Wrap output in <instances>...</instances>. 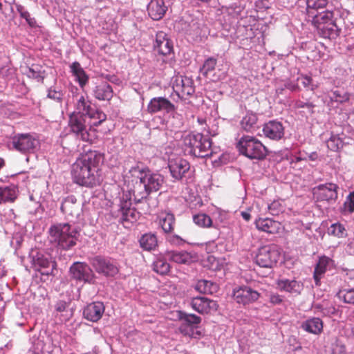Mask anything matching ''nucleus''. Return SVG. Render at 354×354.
<instances>
[{
    "mask_svg": "<svg viewBox=\"0 0 354 354\" xmlns=\"http://www.w3.org/2000/svg\"><path fill=\"white\" fill-rule=\"evenodd\" d=\"M350 95L347 93H342L341 91L336 90L333 91V95L330 97L332 101H335L339 103H344L348 101Z\"/></svg>",
    "mask_w": 354,
    "mask_h": 354,
    "instance_id": "49",
    "label": "nucleus"
},
{
    "mask_svg": "<svg viewBox=\"0 0 354 354\" xmlns=\"http://www.w3.org/2000/svg\"><path fill=\"white\" fill-rule=\"evenodd\" d=\"M343 138L339 134H332L330 138L327 140L328 148L333 151H337L344 146Z\"/></svg>",
    "mask_w": 354,
    "mask_h": 354,
    "instance_id": "42",
    "label": "nucleus"
},
{
    "mask_svg": "<svg viewBox=\"0 0 354 354\" xmlns=\"http://www.w3.org/2000/svg\"><path fill=\"white\" fill-rule=\"evenodd\" d=\"M303 160L304 159L301 157L292 156L290 159V164L292 168L298 167L299 169H301V167H299L297 164Z\"/></svg>",
    "mask_w": 354,
    "mask_h": 354,
    "instance_id": "56",
    "label": "nucleus"
},
{
    "mask_svg": "<svg viewBox=\"0 0 354 354\" xmlns=\"http://www.w3.org/2000/svg\"><path fill=\"white\" fill-rule=\"evenodd\" d=\"M168 167L171 176L177 180H181L190 169L189 162L182 158L170 159Z\"/></svg>",
    "mask_w": 354,
    "mask_h": 354,
    "instance_id": "17",
    "label": "nucleus"
},
{
    "mask_svg": "<svg viewBox=\"0 0 354 354\" xmlns=\"http://www.w3.org/2000/svg\"><path fill=\"white\" fill-rule=\"evenodd\" d=\"M217 61L214 57H209L207 59L203 66V70L204 71V74L207 75L209 72L214 71L216 66Z\"/></svg>",
    "mask_w": 354,
    "mask_h": 354,
    "instance_id": "51",
    "label": "nucleus"
},
{
    "mask_svg": "<svg viewBox=\"0 0 354 354\" xmlns=\"http://www.w3.org/2000/svg\"><path fill=\"white\" fill-rule=\"evenodd\" d=\"M142 179L146 185L149 193L158 191L164 183V177L159 174H145L143 176L142 171Z\"/></svg>",
    "mask_w": 354,
    "mask_h": 354,
    "instance_id": "26",
    "label": "nucleus"
},
{
    "mask_svg": "<svg viewBox=\"0 0 354 354\" xmlns=\"http://www.w3.org/2000/svg\"><path fill=\"white\" fill-rule=\"evenodd\" d=\"M286 87L288 89H289L290 91H297V90L299 89V86L297 84H292V83L287 84L286 85Z\"/></svg>",
    "mask_w": 354,
    "mask_h": 354,
    "instance_id": "59",
    "label": "nucleus"
},
{
    "mask_svg": "<svg viewBox=\"0 0 354 354\" xmlns=\"http://www.w3.org/2000/svg\"><path fill=\"white\" fill-rule=\"evenodd\" d=\"M336 312H337V310H336L335 308L333 306L323 308L322 309V313L324 315H327V316H330L332 315H335L336 313Z\"/></svg>",
    "mask_w": 354,
    "mask_h": 354,
    "instance_id": "57",
    "label": "nucleus"
},
{
    "mask_svg": "<svg viewBox=\"0 0 354 354\" xmlns=\"http://www.w3.org/2000/svg\"><path fill=\"white\" fill-rule=\"evenodd\" d=\"M69 303L65 301L59 300L55 305V310L59 315V320L61 322H66L71 318L72 314L68 310Z\"/></svg>",
    "mask_w": 354,
    "mask_h": 354,
    "instance_id": "36",
    "label": "nucleus"
},
{
    "mask_svg": "<svg viewBox=\"0 0 354 354\" xmlns=\"http://www.w3.org/2000/svg\"><path fill=\"white\" fill-rule=\"evenodd\" d=\"M260 294L249 286H240L233 291L234 299L239 304L246 305L256 301Z\"/></svg>",
    "mask_w": 354,
    "mask_h": 354,
    "instance_id": "14",
    "label": "nucleus"
},
{
    "mask_svg": "<svg viewBox=\"0 0 354 354\" xmlns=\"http://www.w3.org/2000/svg\"><path fill=\"white\" fill-rule=\"evenodd\" d=\"M154 49L162 55H167L171 53L173 46L165 32L160 31L156 34Z\"/></svg>",
    "mask_w": 354,
    "mask_h": 354,
    "instance_id": "25",
    "label": "nucleus"
},
{
    "mask_svg": "<svg viewBox=\"0 0 354 354\" xmlns=\"http://www.w3.org/2000/svg\"><path fill=\"white\" fill-rule=\"evenodd\" d=\"M102 155L97 151H88L77 158L72 165L71 176L74 183L87 187L99 183V165Z\"/></svg>",
    "mask_w": 354,
    "mask_h": 354,
    "instance_id": "1",
    "label": "nucleus"
},
{
    "mask_svg": "<svg viewBox=\"0 0 354 354\" xmlns=\"http://www.w3.org/2000/svg\"><path fill=\"white\" fill-rule=\"evenodd\" d=\"M153 270L159 274L165 275L169 272L170 266L165 259H158L153 263Z\"/></svg>",
    "mask_w": 354,
    "mask_h": 354,
    "instance_id": "43",
    "label": "nucleus"
},
{
    "mask_svg": "<svg viewBox=\"0 0 354 354\" xmlns=\"http://www.w3.org/2000/svg\"><path fill=\"white\" fill-rule=\"evenodd\" d=\"M104 310L105 307L102 302L95 301L85 307L83 315L87 320L96 322L102 318Z\"/></svg>",
    "mask_w": 354,
    "mask_h": 354,
    "instance_id": "23",
    "label": "nucleus"
},
{
    "mask_svg": "<svg viewBox=\"0 0 354 354\" xmlns=\"http://www.w3.org/2000/svg\"><path fill=\"white\" fill-rule=\"evenodd\" d=\"M354 212V191L351 192L346 197V201L341 209L344 214H351Z\"/></svg>",
    "mask_w": 354,
    "mask_h": 354,
    "instance_id": "45",
    "label": "nucleus"
},
{
    "mask_svg": "<svg viewBox=\"0 0 354 354\" xmlns=\"http://www.w3.org/2000/svg\"><path fill=\"white\" fill-rule=\"evenodd\" d=\"M278 288L287 292L299 295L303 289V284L295 279H282L277 281Z\"/></svg>",
    "mask_w": 354,
    "mask_h": 354,
    "instance_id": "28",
    "label": "nucleus"
},
{
    "mask_svg": "<svg viewBox=\"0 0 354 354\" xmlns=\"http://www.w3.org/2000/svg\"><path fill=\"white\" fill-rule=\"evenodd\" d=\"M140 244L145 250H154L158 245L157 238L153 234H145L140 238Z\"/></svg>",
    "mask_w": 354,
    "mask_h": 354,
    "instance_id": "38",
    "label": "nucleus"
},
{
    "mask_svg": "<svg viewBox=\"0 0 354 354\" xmlns=\"http://www.w3.org/2000/svg\"><path fill=\"white\" fill-rule=\"evenodd\" d=\"M339 295L345 303L354 304V288L342 290L339 292Z\"/></svg>",
    "mask_w": 354,
    "mask_h": 354,
    "instance_id": "50",
    "label": "nucleus"
},
{
    "mask_svg": "<svg viewBox=\"0 0 354 354\" xmlns=\"http://www.w3.org/2000/svg\"><path fill=\"white\" fill-rule=\"evenodd\" d=\"M281 257L279 248L277 245L270 244L261 247L256 255L257 265L262 268H271L277 264Z\"/></svg>",
    "mask_w": 354,
    "mask_h": 354,
    "instance_id": "7",
    "label": "nucleus"
},
{
    "mask_svg": "<svg viewBox=\"0 0 354 354\" xmlns=\"http://www.w3.org/2000/svg\"><path fill=\"white\" fill-rule=\"evenodd\" d=\"M129 199V198H124V194L120 203V219L124 225L126 222L133 223L140 217V212H138L136 208L131 207V201Z\"/></svg>",
    "mask_w": 354,
    "mask_h": 354,
    "instance_id": "19",
    "label": "nucleus"
},
{
    "mask_svg": "<svg viewBox=\"0 0 354 354\" xmlns=\"http://www.w3.org/2000/svg\"><path fill=\"white\" fill-rule=\"evenodd\" d=\"M335 267L334 261L326 256H322L315 267L313 278L316 286L320 285V280L322 276L328 270H330Z\"/></svg>",
    "mask_w": 354,
    "mask_h": 354,
    "instance_id": "20",
    "label": "nucleus"
},
{
    "mask_svg": "<svg viewBox=\"0 0 354 354\" xmlns=\"http://www.w3.org/2000/svg\"><path fill=\"white\" fill-rule=\"evenodd\" d=\"M93 95L99 100L109 101L113 97L112 87L109 83L102 82L95 86Z\"/></svg>",
    "mask_w": 354,
    "mask_h": 354,
    "instance_id": "29",
    "label": "nucleus"
},
{
    "mask_svg": "<svg viewBox=\"0 0 354 354\" xmlns=\"http://www.w3.org/2000/svg\"><path fill=\"white\" fill-rule=\"evenodd\" d=\"M165 256L169 261L176 263H189L192 261V256L186 251H167Z\"/></svg>",
    "mask_w": 354,
    "mask_h": 354,
    "instance_id": "31",
    "label": "nucleus"
},
{
    "mask_svg": "<svg viewBox=\"0 0 354 354\" xmlns=\"http://www.w3.org/2000/svg\"><path fill=\"white\" fill-rule=\"evenodd\" d=\"M68 125L72 133L84 142H91L92 137L85 124L84 115L80 114V113L73 112L69 115Z\"/></svg>",
    "mask_w": 354,
    "mask_h": 354,
    "instance_id": "9",
    "label": "nucleus"
},
{
    "mask_svg": "<svg viewBox=\"0 0 354 354\" xmlns=\"http://www.w3.org/2000/svg\"><path fill=\"white\" fill-rule=\"evenodd\" d=\"M241 214V216H242L243 218L245 221H250V218H251V215H250V214L249 212H242Z\"/></svg>",
    "mask_w": 354,
    "mask_h": 354,
    "instance_id": "60",
    "label": "nucleus"
},
{
    "mask_svg": "<svg viewBox=\"0 0 354 354\" xmlns=\"http://www.w3.org/2000/svg\"><path fill=\"white\" fill-rule=\"evenodd\" d=\"M75 98V108L77 113L82 115H88L91 119H95L96 121L93 122L94 126L100 124L106 118V115L100 111H96L92 109L91 103L87 96L82 94H77Z\"/></svg>",
    "mask_w": 354,
    "mask_h": 354,
    "instance_id": "8",
    "label": "nucleus"
},
{
    "mask_svg": "<svg viewBox=\"0 0 354 354\" xmlns=\"http://www.w3.org/2000/svg\"><path fill=\"white\" fill-rule=\"evenodd\" d=\"M308 158L310 160L314 161L317 159L318 155L316 152H313L309 155Z\"/></svg>",
    "mask_w": 354,
    "mask_h": 354,
    "instance_id": "61",
    "label": "nucleus"
},
{
    "mask_svg": "<svg viewBox=\"0 0 354 354\" xmlns=\"http://www.w3.org/2000/svg\"><path fill=\"white\" fill-rule=\"evenodd\" d=\"M307 15H312L319 9L324 8L328 4V0H307Z\"/></svg>",
    "mask_w": 354,
    "mask_h": 354,
    "instance_id": "41",
    "label": "nucleus"
},
{
    "mask_svg": "<svg viewBox=\"0 0 354 354\" xmlns=\"http://www.w3.org/2000/svg\"><path fill=\"white\" fill-rule=\"evenodd\" d=\"M5 165L3 159L0 158V169Z\"/></svg>",
    "mask_w": 354,
    "mask_h": 354,
    "instance_id": "64",
    "label": "nucleus"
},
{
    "mask_svg": "<svg viewBox=\"0 0 354 354\" xmlns=\"http://www.w3.org/2000/svg\"><path fill=\"white\" fill-rule=\"evenodd\" d=\"M190 306L193 310L200 314H209L212 312H216L218 308V305L216 301L205 297L192 298L190 301Z\"/></svg>",
    "mask_w": 354,
    "mask_h": 354,
    "instance_id": "15",
    "label": "nucleus"
},
{
    "mask_svg": "<svg viewBox=\"0 0 354 354\" xmlns=\"http://www.w3.org/2000/svg\"><path fill=\"white\" fill-rule=\"evenodd\" d=\"M90 263L98 274L105 277H113L120 271L118 263L110 258L96 256L91 259Z\"/></svg>",
    "mask_w": 354,
    "mask_h": 354,
    "instance_id": "11",
    "label": "nucleus"
},
{
    "mask_svg": "<svg viewBox=\"0 0 354 354\" xmlns=\"http://www.w3.org/2000/svg\"><path fill=\"white\" fill-rule=\"evenodd\" d=\"M240 153L250 159H263L267 153L266 147L256 138L243 136L237 144Z\"/></svg>",
    "mask_w": 354,
    "mask_h": 354,
    "instance_id": "5",
    "label": "nucleus"
},
{
    "mask_svg": "<svg viewBox=\"0 0 354 354\" xmlns=\"http://www.w3.org/2000/svg\"><path fill=\"white\" fill-rule=\"evenodd\" d=\"M241 126L242 129L248 132H254L258 128V117L253 113H248L241 120Z\"/></svg>",
    "mask_w": 354,
    "mask_h": 354,
    "instance_id": "33",
    "label": "nucleus"
},
{
    "mask_svg": "<svg viewBox=\"0 0 354 354\" xmlns=\"http://www.w3.org/2000/svg\"><path fill=\"white\" fill-rule=\"evenodd\" d=\"M185 327L186 326L184 325V324H182L180 327V330L181 331V333H184L185 335H190V334L187 332L185 331Z\"/></svg>",
    "mask_w": 354,
    "mask_h": 354,
    "instance_id": "62",
    "label": "nucleus"
},
{
    "mask_svg": "<svg viewBox=\"0 0 354 354\" xmlns=\"http://www.w3.org/2000/svg\"><path fill=\"white\" fill-rule=\"evenodd\" d=\"M328 233L338 238L345 237L347 234L344 225L339 223L332 224L328 229Z\"/></svg>",
    "mask_w": 354,
    "mask_h": 354,
    "instance_id": "47",
    "label": "nucleus"
},
{
    "mask_svg": "<svg viewBox=\"0 0 354 354\" xmlns=\"http://www.w3.org/2000/svg\"><path fill=\"white\" fill-rule=\"evenodd\" d=\"M173 89L182 99H187L195 92L193 81L187 77H176L173 84Z\"/></svg>",
    "mask_w": 354,
    "mask_h": 354,
    "instance_id": "13",
    "label": "nucleus"
},
{
    "mask_svg": "<svg viewBox=\"0 0 354 354\" xmlns=\"http://www.w3.org/2000/svg\"><path fill=\"white\" fill-rule=\"evenodd\" d=\"M159 223L165 233H171L175 225L174 215L171 213L162 214L160 216Z\"/></svg>",
    "mask_w": 354,
    "mask_h": 354,
    "instance_id": "34",
    "label": "nucleus"
},
{
    "mask_svg": "<svg viewBox=\"0 0 354 354\" xmlns=\"http://www.w3.org/2000/svg\"><path fill=\"white\" fill-rule=\"evenodd\" d=\"M194 222L201 227H209L212 225V218L205 214H198L193 217Z\"/></svg>",
    "mask_w": 354,
    "mask_h": 354,
    "instance_id": "44",
    "label": "nucleus"
},
{
    "mask_svg": "<svg viewBox=\"0 0 354 354\" xmlns=\"http://www.w3.org/2000/svg\"><path fill=\"white\" fill-rule=\"evenodd\" d=\"M61 211L66 216L74 217L79 214L80 205L73 196H69L62 202Z\"/></svg>",
    "mask_w": 354,
    "mask_h": 354,
    "instance_id": "30",
    "label": "nucleus"
},
{
    "mask_svg": "<svg viewBox=\"0 0 354 354\" xmlns=\"http://www.w3.org/2000/svg\"><path fill=\"white\" fill-rule=\"evenodd\" d=\"M295 106L297 108H306L310 113H314V108L315 107L313 102H304L300 100L296 102Z\"/></svg>",
    "mask_w": 354,
    "mask_h": 354,
    "instance_id": "55",
    "label": "nucleus"
},
{
    "mask_svg": "<svg viewBox=\"0 0 354 354\" xmlns=\"http://www.w3.org/2000/svg\"><path fill=\"white\" fill-rule=\"evenodd\" d=\"M180 320L185 322L187 326L196 327L201 322V318L194 314L180 312Z\"/></svg>",
    "mask_w": 354,
    "mask_h": 354,
    "instance_id": "40",
    "label": "nucleus"
},
{
    "mask_svg": "<svg viewBox=\"0 0 354 354\" xmlns=\"http://www.w3.org/2000/svg\"><path fill=\"white\" fill-rule=\"evenodd\" d=\"M71 68L73 75L78 81L80 86L83 87L87 83L88 79L85 71L78 62L73 63L71 66Z\"/></svg>",
    "mask_w": 354,
    "mask_h": 354,
    "instance_id": "37",
    "label": "nucleus"
},
{
    "mask_svg": "<svg viewBox=\"0 0 354 354\" xmlns=\"http://www.w3.org/2000/svg\"><path fill=\"white\" fill-rule=\"evenodd\" d=\"M301 328L310 333L318 335L323 330V322L321 319L313 317L303 322Z\"/></svg>",
    "mask_w": 354,
    "mask_h": 354,
    "instance_id": "32",
    "label": "nucleus"
},
{
    "mask_svg": "<svg viewBox=\"0 0 354 354\" xmlns=\"http://www.w3.org/2000/svg\"><path fill=\"white\" fill-rule=\"evenodd\" d=\"M297 81H301V84L307 90L313 91L319 87V84H314L313 78L308 75L301 74L297 77Z\"/></svg>",
    "mask_w": 354,
    "mask_h": 354,
    "instance_id": "46",
    "label": "nucleus"
},
{
    "mask_svg": "<svg viewBox=\"0 0 354 354\" xmlns=\"http://www.w3.org/2000/svg\"><path fill=\"white\" fill-rule=\"evenodd\" d=\"M72 277L80 281H88L92 278L93 271L85 263L76 262L70 268Z\"/></svg>",
    "mask_w": 354,
    "mask_h": 354,
    "instance_id": "22",
    "label": "nucleus"
},
{
    "mask_svg": "<svg viewBox=\"0 0 354 354\" xmlns=\"http://www.w3.org/2000/svg\"><path fill=\"white\" fill-rule=\"evenodd\" d=\"M63 95L62 91L53 90L51 88L48 90L47 95L48 97L59 102H62Z\"/></svg>",
    "mask_w": 354,
    "mask_h": 354,
    "instance_id": "53",
    "label": "nucleus"
},
{
    "mask_svg": "<svg viewBox=\"0 0 354 354\" xmlns=\"http://www.w3.org/2000/svg\"><path fill=\"white\" fill-rule=\"evenodd\" d=\"M255 225L259 230L268 234L279 233L281 229V223L270 218H259L256 220Z\"/></svg>",
    "mask_w": 354,
    "mask_h": 354,
    "instance_id": "24",
    "label": "nucleus"
},
{
    "mask_svg": "<svg viewBox=\"0 0 354 354\" xmlns=\"http://www.w3.org/2000/svg\"><path fill=\"white\" fill-rule=\"evenodd\" d=\"M26 73L30 78L36 79L37 80L43 79V77L41 76L40 71L37 69V67H36V68H34L33 67H28V71Z\"/></svg>",
    "mask_w": 354,
    "mask_h": 354,
    "instance_id": "54",
    "label": "nucleus"
},
{
    "mask_svg": "<svg viewBox=\"0 0 354 354\" xmlns=\"http://www.w3.org/2000/svg\"><path fill=\"white\" fill-rule=\"evenodd\" d=\"M332 354H346V348L344 344L340 342L336 341L332 345L331 349Z\"/></svg>",
    "mask_w": 354,
    "mask_h": 354,
    "instance_id": "52",
    "label": "nucleus"
},
{
    "mask_svg": "<svg viewBox=\"0 0 354 354\" xmlns=\"http://www.w3.org/2000/svg\"><path fill=\"white\" fill-rule=\"evenodd\" d=\"M48 234L50 241L62 250H70L77 243L78 232L68 223L51 225Z\"/></svg>",
    "mask_w": 354,
    "mask_h": 354,
    "instance_id": "2",
    "label": "nucleus"
},
{
    "mask_svg": "<svg viewBox=\"0 0 354 354\" xmlns=\"http://www.w3.org/2000/svg\"><path fill=\"white\" fill-rule=\"evenodd\" d=\"M17 10L19 13L20 17L26 21L30 27L35 28L37 26L35 19L30 16V14L24 9V6L21 5L17 6Z\"/></svg>",
    "mask_w": 354,
    "mask_h": 354,
    "instance_id": "48",
    "label": "nucleus"
},
{
    "mask_svg": "<svg viewBox=\"0 0 354 354\" xmlns=\"http://www.w3.org/2000/svg\"><path fill=\"white\" fill-rule=\"evenodd\" d=\"M17 198V190L14 187H0V204L12 203Z\"/></svg>",
    "mask_w": 354,
    "mask_h": 354,
    "instance_id": "35",
    "label": "nucleus"
},
{
    "mask_svg": "<svg viewBox=\"0 0 354 354\" xmlns=\"http://www.w3.org/2000/svg\"><path fill=\"white\" fill-rule=\"evenodd\" d=\"M308 17L312 18V24L322 37L335 39L339 35V29L334 19V13L332 11L317 12Z\"/></svg>",
    "mask_w": 354,
    "mask_h": 354,
    "instance_id": "4",
    "label": "nucleus"
},
{
    "mask_svg": "<svg viewBox=\"0 0 354 354\" xmlns=\"http://www.w3.org/2000/svg\"><path fill=\"white\" fill-rule=\"evenodd\" d=\"M217 289L216 283L207 280H199L196 286V290L203 294H213Z\"/></svg>",
    "mask_w": 354,
    "mask_h": 354,
    "instance_id": "39",
    "label": "nucleus"
},
{
    "mask_svg": "<svg viewBox=\"0 0 354 354\" xmlns=\"http://www.w3.org/2000/svg\"><path fill=\"white\" fill-rule=\"evenodd\" d=\"M147 110L151 114L158 112L170 113L176 111V107L168 99L163 97H156L150 100Z\"/></svg>",
    "mask_w": 354,
    "mask_h": 354,
    "instance_id": "16",
    "label": "nucleus"
},
{
    "mask_svg": "<svg viewBox=\"0 0 354 354\" xmlns=\"http://www.w3.org/2000/svg\"><path fill=\"white\" fill-rule=\"evenodd\" d=\"M198 122L200 124L203 125V124H205L206 120H205V119H204V118H198Z\"/></svg>",
    "mask_w": 354,
    "mask_h": 354,
    "instance_id": "63",
    "label": "nucleus"
},
{
    "mask_svg": "<svg viewBox=\"0 0 354 354\" xmlns=\"http://www.w3.org/2000/svg\"><path fill=\"white\" fill-rule=\"evenodd\" d=\"M263 132L266 138L273 140H279L284 135V128L281 122L277 120H270L263 125Z\"/></svg>",
    "mask_w": 354,
    "mask_h": 354,
    "instance_id": "21",
    "label": "nucleus"
},
{
    "mask_svg": "<svg viewBox=\"0 0 354 354\" xmlns=\"http://www.w3.org/2000/svg\"><path fill=\"white\" fill-rule=\"evenodd\" d=\"M14 149L23 153L33 151L38 145L37 139L30 133H19L12 138Z\"/></svg>",
    "mask_w": 354,
    "mask_h": 354,
    "instance_id": "12",
    "label": "nucleus"
},
{
    "mask_svg": "<svg viewBox=\"0 0 354 354\" xmlns=\"http://www.w3.org/2000/svg\"><path fill=\"white\" fill-rule=\"evenodd\" d=\"M270 301L273 304H279L282 302V299L278 294H272L270 296Z\"/></svg>",
    "mask_w": 354,
    "mask_h": 354,
    "instance_id": "58",
    "label": "nucleus"
},
{
    "mask_svg": "<svg viewBox=\"0 0 354 354\" xmlns=\"http://www.w3.org/2000/svg\"><path fill=\"white\" fill-rule=\"evenodd\" d=\"M185 150L192 156L205 158L212 155V140L202 133H189L183 137Z\"/></svg>",
    "mask_w": 354,
    "mask_h": 354,
    "instance_id": "3",
    "label": "nucleus"
},
{
    "mask_svg": "<svg viewBox=\"0 0 354 354\" xmlns=\"http://www.w3.org/2000/svg\"><path fill=\"white\" fill-rule=\"evenodd\" d=\"M57 264L48 257L43 254H37L33 258V267L42 275H53Z\"/></svg>",
    "mask_w": 354,
    "mask_h": 354,
    "instance_id": "18",
    "label": "nucleus"
},
{
    "mask_svg": "<svg viewBox=\"0 0 354 354\" xmlns=\"http://www.w3.org/2000/svg\"><path fill=\"white\" fill-rule=\"evenodd\" d=\"M167 10L164 0H151L147 6L149 17L153 20L162 19Z\"/></svg>",
    "mask_w": 354,
    "mask_h": 354,
    "instance_id": "27",
    "label": "nucleus"
},
{
    "mask_svg": "<svg viewBox=\"0 0 354 354\" xmlns=\"http://www.w3.org/2000/svg\"><path fill=\"white\" fill-rule=\"evenodd\" d=\"M142 171L139 166L132 167L129 173L133 176H136V179L132 185V187H129L127 191L129 194L124 195V198H129L131 201L132 198L136 203H140L143 199L146 198L149 194L144 181L142 179Z\"/></svg>",
    "mask_w": 354,
    "mask_h": 354,
    "instance_id": "6",
    "label": "nucleus"
},
{
    "mask_svg": "<svg viewBox=\"0 0 354 354\" xmlns=\"http://www.w3.org/2000/svg\"><path fill=\"white\" fill-rule=\"evenodd\" d=\"M338 185L333 183L320 184L313 188V198L317 201L333 203L338 198Z\"/></svg>",
    "mask_w": 354,
    "mask_h": 354,
    "instance_id": "10",
    "label": "nucleus"
}]
</instances>
